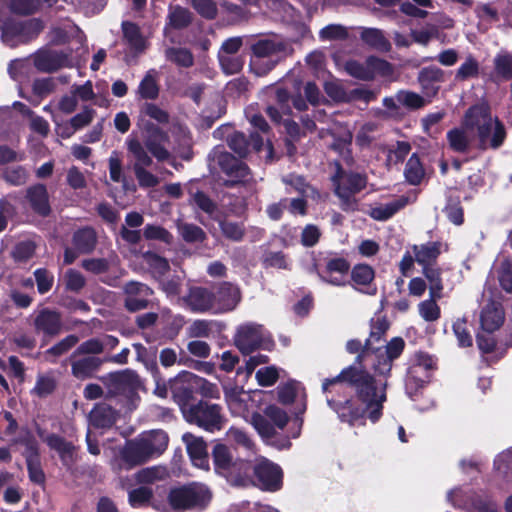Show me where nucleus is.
I'll use <instances>...</instances> for the list:
<instances>
[{"instance_id":"nucleus-1","label":"nucleus","mask_w":512,"mask_h":512,"mask_svg":"<svg viewBox=\"0 0 512 512\" xmlns=\"http://www.w3.org/2000/svg\"><path fill=\"white\" fill-rule=\"evenodd\" d=\"M342 382H347L355 388L357 397L365 405V409L358 406L356 402L347 400L341 403L337 409L339 418L352 425L355 421L363 418L367 411L372 422L378 421L382 415L383 403L387 399V381H377L366 370L348 367L336 377L325 379L322 389L324 392H328L331 386Z\"/></svg>"},{"instance_id":"nucleus-2","label":"nucleus","mask_w":512,"mask_h":512,"mask_svg":"<svg viewBox=\"0 0 512 512\" xmlns=\"http://www.w3.org/2000/svg\"><path fill=\"white\" fill-rule=\"evenodd\" d=\"M263 144V137L257 132H251L247 136L244 132L234 131L227 137L228 147L239 158H236L229 152H222L218 156V165L221 171L229 178L224 182L226 187L232 188L249 180L250 169L240 158H245L251 150L260 152Z\"/></svg>"},{"instance_id":"nucleus-3","label":"nucleus","mask_w":512,"mask_h":512,"mask_svg":"<svg viewBox=\"0 0 512 512\" xmlns=\"http://www.w3.org/2000/svg\"><path fill=\"white\" fill-rule=\"evenodd\" d=\"M106 393V400H116V404L125 411H133L137 407L140 400L139 390L142 381L136 371L132 369H124L109 372L101 376Z\"/></svg>"},{"instance_id":"nucleus-4","label":"nucleus","mask_w":512,"mask_h":512,"mask_svg":"<svg viewBox=\"0 0 512 512\" xmlns=\"http://www.w3.org/2000/svg\"><path fill=\"white\" fill-rule=\"evenodd\" d=\"M251 424L267 445L278 449L288 446V437L282 436L277 430H283L288 424V414L276 405H268L264 415L254 412Z\"/></svg>"},{"instance_id":"nucleus-5","label":"nucleus","mask_w":512,"mask_h":512,"mask_svg":"<svg viewBox=\"0 0 512 512\" xmlns=\"http://www.w3.org/2000/svg\"><path fill=\"white\" fill-rule=\"evenodd\" d=\"M211 500V490L199 482L172 487L167 495L170 508L176 512L204 510Z\"/></svg>"},{"instance_id":"nucleus-6","label":"nucleus","mask_w":512,"mask_h":512,"mask_svg":"<svg viewBox=\"0 0 512 512\" xmlns=\"http://www.w3.org/2000/svg\"><path fill=\"white\" fill-rule=\"evenodd\" d=\"M236 448L224 443H216L211 451L215 472L228 481L240 486L248 478V459L235 455Z\"/></svg>"},{"instance_id":"nucleus-7","label":"nucleus","mask_w":512,"mask_h":512,"mask_svg":"<svg viewBox=\"0 0 512 512\" xmlns=\"http://www.w3.org/2000/svg\"><path fill=\"white\" fill-rule=\"evenodd\" d=\"M248 479L240 486L253 485L262 491L276 492L283 486L282 468L264 456H256L254 461L248 459Z\"/></svg>"},{"instance_id":"nucleus-8","label":"nucleus","mask_w":512,"mask_h":512,"mask_svg":"<svg viewBox=\"0 0 512 512\" xmlns=\"http://www.w3.org/2000/svg\"><path fill=\"white\" fill-rule=\"evenodd\" d=\"M233 342L243 355H250L258 349H270L273 345L263 325L252 322L237 327Z\"/></svg>"},{"instance_id":"nucleus-9","label":"nucleus","mask_w":512,"mask_h":512,"mask_svg":"<svg viewBox=\"0 0 512 512\" xmlns=\"http://www.w3.org/2000/svg\"><path fill=\"white\" fill-rule=\"evenodd\" d=\"M221 411L220 405L199 400L184 409V417L189 423L196 424L206 431L214 432L220 431L224 426L225 419Z\"/></svg>"},{"instance_id":"nucleus-10","label":"nucleus","mask_w":512,"mask_h":512,"mask_svg":"<svg viewBox=\"0 0 512 512\" xmlns=\"http://www.w3.org/2000/svg\"><path fill=\"white\" fill-rule=\"evenodd\" d=\"M264 91L268 99L266 113L271 122L279 127L283 134V142L288 146V119H283V115H288V89L272 84L267 86Z\"/></svg>"},{"instance_id":"nucleus-11","label":"nucleus","mask_w":512,"mask_h":512,"mask_svg":"<svg viewBox=\"0 0 512 512\" xmlns=\"http://www.w3.org/2000/svg\"><path fill=\"white\" fill-rule=\"evenodd\" d=\"M335 193L341 201V208L345 211L356 209L355 194L366 187V178L360 174L339 173L333 178Z\"/></svg>"},{"instance_id":"nucleus-12","label":"nucleus","mask_w":512,"mask_h":512,"mask_svg":"<svg viewBox=\"0 0 512 512\" xmlns=\"http://www.w3.org/2000/svg\"><path fill=\"white\" fill-rule=\"evenodd\" d=\"M200 380L201 378L193 373L185 371L169 381L173 399L179 405L183 414L184 409L197 402L196 395L198 394Z\"/></svg>"},{"instance_id":"nucleus-13","label":"nucleus","mask_w":512,"mask_h":512,"mask_svg":"<svg viewBox=\"0 0 512 512\" xmlns=\"http://www.w3.org/2000/svg\"><path fill=\"white\" fill-rule=\"evenodd\" d=\"M124 307L129 312H137L148 308L150 297L154 291L147 284L138 281H129L124 285Z\"/></svg>"},{"instance_id":"nucleus-14","label":"nucleus","mask_w":512,"mask_h":512,"mask_svg":"<svg viewBox=\"0 0 512 512\" xmlns=\"http://www.w3.org/2000/svg\"><path fill=\"white\" fill-rule=\"evenodd\" d=\"M37 434L51 450L58 453L63 466L70 469L76 464V446L72 442L67 441L64 437L55 433H50L44 437V431L40 428L37 429Z\"/></svg>"},{"instance_id":"nucleus-15","label":"nucleus","mask_w":512,"mask_h":512,"mask_svg":"<svg viewBox=\"0 0 512 512\" xmlns=\"http://www.w3.org/2000/svg\"><path fill=\"white\" fill-rule=\"evenodd\" d=\"M475 135L478 149H498L505 141L506 130L500 120L497 117H493L488 119L484 132L482 133V130H480Z\"/></svg>"},{"instance_id":"nucleus-16","label":"nucleus","mask_w":512,"mask_h":512,"mask_svg":"<svg viewBox=\"0 0 512 512\" xmlns=\"http://www.w3.org/2000/svg\"><path fill=\"white\" fill-rule=\"evenodd\" d=\"M106 359L99 356H73L69 357L71 375L77 380L84 381L96 377Z\"/></svg>"},{"instance_id":"nucleus-17","label":"nucleus","mask_w":512,"mask_h":512,"mask_svg":"<svg viewBox=\"0 0 512 512\" xmlns=\"http://www.w3.org/2000/svg\"><path fill=\"white\" fill-rule=\"evenodd\" d=\"M182 300L185 306L193 313H206L215 309L213 291L206 287H190Z\"/></svg>"},{"instance_id":"nucleus-18","label":"nucleus","mask_w":512,"mask_h":512,"mask_svg":"<svg viewBox=\"0 0 512 512\" xmlns=\"http://www.w3.org/2000/svg\"><path fill=\"white\" fill-rule=\"evenodd\" d=\"M25 199L36 215L42 218H47L51 215L50 196L45 184L36 183L29 186L25 191Z\"/></svg>"},{"instance_id":"nucleus-19","label":"nucleus","mask_w":512,"mask_h":512,"mask_svg":"<svg viewBox=\"0 0 512 512\" xmlns=\"http://www.w3.org/2000/svg\"><path fill=\"white\" fill-rule=\"evenodd\" d=\"M405 346V342L400 337L393 338L387 345L385 355H375V362L373 363L374 371L381 376H388L392 369V362L398 358Z\"/></svg>"},{"instance_id":"nucleus-20","label":"nucleus","mask_w":512,"mask_h":512,"mask_svg":"<svg viewBox=\"0 0 512 512\" xmlns=\"http://www.w3.org/2000/svg\"><path fill=\"white\" fill-rule=\"evenodd\" d=\"M34 328L37 333L48 337L57 336L62 330V319L59 312L44 308L34 318Z\"/></svg>"},{"instance_id":"nucleus-21","label":"nucleus","mask_w":512,"mask_h":512,"mask_svg":"<svg viewBox=\"0 0 512 512\" xmlns=\"http://www.w3.org/2000/svg\"><path fill=\"white\" fill-rule=\"evenodd\" d=\"M149 448L144 437L129 441L121 452L122 460L129 466L141 465L154 457Z\"/></svg>"},{"instance_id":"nucleus-22","label":"nucleus","mask_w":512,"mask_h":512,"mask_svg":"<svg viewBox=\"0 0 512 512\" xmlns=\"http://www.w3.org/2000/svg\"><path fill=\"white\" fill-rule=\"evenodd\" d=\"M182 440L186 445L187 453L193 464L202 469H209V453L207 443L201 437L192 433H185Z\"/></svg>"},{"instance_id":"nucleus-23","label":"nucleus","mask_w":512,"mask_h":512,"mask_svg":"<svg viewBox=\"0 0 512 512\" xmlns=\"http://www.w3.org/2000/svg\"><path fill=\"white\" fill-rule=\"evenodd\" d=\"M505 313L499 302L490 300L480 312V325L484 332L491 334L504 323Z\"/></svg>"},{"instance_id":"nucleus-24","label":"nucleus","mask_w":512,"mask_h":512,"mask_svg":"<svg viewBox=\"0 0 512 512\" xmlns=\"http://www.w3.org/2000/svg\"><path fill=\"white\" fill-rule=\"evenodd\" d=\"M493 117L490 106L487 103H478L471 106L465 112L462 124L474 133H479L480 130L483 133L488 119Z\"/></svg>"},{"instance_id":"nucleus-25","label":"nucleus","mask_w":512,"mask_h":512,"mask_svg":"<svg viewBox=\"0 0 512 512\" xmlns=\"http://www.w3.org/2000/svg\"><path fill=\"white\" fill-rule=\"evenodd\" d=\"M350 270V263L343 257L331 258L327 261L321 278L335 286L347 284V275Z\"/></svg>"},{"instance_id":"nucleus-26","label":"nucleus","mask_w":512,"mask_h":512,"mask_svg":"<svg viewBox=\"0 0 512 512\" xmlns=\"http://www.w3.org/2000/svg\"><path fill=\"white\" fill-rule=\"evenodd\" d=\"M120 417V411L106 402L97 403L89 413L90 424L97 429L111 428Z\"/></svg>"},{"instance_id":"nucleus-27","label":"nucleus","mask_w":512,"mask_h":512,"mask_svg":"<svg viewBox=\"0 0 512 512\" xmlns=\"http://www.w3.org/2000/svg\"><path fill=\"white\" fill-rule=\"evenodd\" d=\"M215 298V309L220 311H230L234 309L240 301V292L237 286L230 282L221 283L217 290L213 291Z\"/></svg>"},{"instance_id":"nucleus-28","label":"nucleus","mask_w":512,"mask_h":512,"mask_svg":"<svg viewBox=\"0 0 512 512\" xmlns=\"http://www.w3.org/2000/svg\"><path fill=\"white\" fill-rule=\"evenodd\" d=\"M291 404L294 405L293 414L295 416L293 419L290 418V423L292 422V429L294 430L292 437L297 438L300 435L303 425V419L300 415L306 410V396L299 385L290 381V405Z\"/></svg>"},{"instance_id":"nucleus-29","label":"nucleus","mask_w":512,"mask_h":512,"mask_svg":"<svg viewBox=\"0 0 512 512\" xmlns=\"http://www.w3.org/2000/svg\"><path fill=\"white\" fill-rule=\"evenodd\" d=\"M97 244L98 235L92 226L78 228L72 235V245L79 254L93 253Z\"/></svg>"},{"instance_id":"nucleus-30","label":"nucleus","mask_w":512,"mask_h":512,"mask_svg":"<svg viewBox=\"0 0 512 512\" xmlns=\"http://www.w3.org/2000/svg\"><path fill=\"white\" fill-rule=\"evenodd\" d=\"M324 89L327 95L337 102H347L356 98L363 99L368 102L373 98L372 92L362 89H356L351 94H348L338 80L326 82Z\"/></svg>"},{"instance_id":"nucleus-31","label":"nucleus","mask_w":512,"mask_h":512,"mask_svg":"<svg viewBox=\"0 0 512 512\" xmlns=\"http://www.w3.org/2000/svg\"><path fill=\"white\" fill-rule=\"evenodd\" d=\"M67 62V55L58 51H42L36 54L34 66L38 71L52 73L64 67Z\"/></svg>"},{"instance_id":"nucleus-32","label":"nucleus","mask_w":512,"mask_h":512,"mask_svg":"<svg viewBox=\"0 0 512 512\" xmlns=\"http://www.w3.org/2000/svg\"><path fill=\"white\" fill-rule=\"evenodd\" d=\"M447 139L451 149L459 153L468 152L473 143H477L475 133L466 128L462 123L460 127L448 131Z\"/></svg>"},{"instance_id":"nucleus-33","label":"nucleus","mask_w":512,"mask_h":512,"mask_svg":"<svg viewBox=\"0 0 512 512\" xmlns=\"http://www.w3.org/2000/svg\"><path fill=\"white\" fill-rule=\"evenodd\" d=\"M441 249L442 243L439 241H430L411 246L415 261L422 266V268L435 264L441 254Z\"/></svg>"},{"instance_id":"nucleus-34","label":"nucleus","mask_w":512,"mask_h":512,"mask_svg":"<svg viewBox=\"0 0 512 512\" xmlns=\"http://www.w3.org/2000/svg\"><path fill=\"white\" fill-rule=\"evenodd\" d=\"M25 461L29 480L37 485L45 484V473L41 466L40 454L35 445L26 448Z\"/></svg>"},{"instance_id":"nucleus-35","label":"nucleus","mask_w":512,"mask_h":512,"mask_svg":"<svg viewBox=\"0 0 512 512\" xmlns=\"http://www.w3.org/2000/svg\"><path fill=\"white\" fill-rule=\"evenodd\" d=\"M121 28L123 39L129 48L135 53H142L145 50L146 45L140 27L134 22L123 21Z\"/></svg>"},{"instance_id":"nucleus-36","label":"nucleus","mask_w":512,"mask_h":512,"mask_svg":"<svg viewBox=\"0 0 512 512\" xmlns=\"http://www.w3.org/2000/svg\"><path fill=\"white\" fill-rule=\"evenodd\" d=\"M151 135L145 140L146 149L158 160L165 161L169 158V151L160 143L159 139L164 136L163 131L154 124L147 125Z\"/></svg>"},{"instance_id":"nucleus-37","label":"nucleus","mask_w":512,"mask_h":512,"mask_svg":"<svg viewBox=\"0 0 512 512\" xmlns=\"http://www.w3.org/2000/svg\"><path fill=\"white\" fill-rule=\"evenodd\" d=\"M141 257L155 280H161L170 270L168 259L156 252L148 250L143 252Z\"/></svg>"},{"instance_id":"nucleus-38","label":"nucleus","mask_w":512,"mask_h":512,"mask_svg":"<svg viewBox=\"0 0 512 512\" xmlns=\"http://www.w3.org/2000/svg\"><path fill=\"white\" fill-rule=\"evenodd\" d=\"M433 365V359L429 355L424 353L416 354L415 363L408 372V384L414 382L416 386H422L426 382L425 378H427V376L421 377V373L432 369Z\"/></svg>"},{"instance_id":"nucleus-39","label":"nucleus","mask_w":512,"mask_h":512,"mask_svg":"<svg viewBox=\"0 0 512 512\" xmlns=\"http://www.w3.org/2000/svg\"><path fill=\"white\" fill-rule=\"evenodd\" d=\"M225 328L222 322L216 320L197 319L188 329V335L193 338L209 337L213 331L220 332Z\"/></svg>"},{"instance_id":"nucleus-40","label":"nucleus","mask_w":512,"mask_h":512,"mask_svg":"<svg viewBox=\"0 0 512 512\" xmlns=\"http://www.w3.org/2000/svg\"><path fill=\"white\" fill-rule=\"evenodd\" d=\"M223 236L233 242H240L245 236V227L242 223L228 220L226 217L215 216Z\"/></svg>"},{"instance_id":"nucleus-41","label":"nucleus","mask_w":512,"mask_h":512,"mask_svg":"<svg viewBox=\"0 0 512 512\" xmlns=\"http://www.w3.org/2000/svg\"><path fill=\"white\" fill-rule=\"evenodd\" d=\"M40 20L31 19L24 22H10L5 24V32L13 36L31 35L36 37L42 30Z\"/></svg>"},{"instance_id":"nucleus-42","label":"nucleus","mask_w":512,"mask_h":512,"mask_svg":"<svg viewBox=\"0 0 512 512\" xmlns=\"http://www.w3.org/2000/svg\"><path fill=\"white\" fill-rule=\"evenodd\" d=\"M256 60L271 58L274 54L285 50L283 42H276L271 39H260L251 46Z\"/></svg>"},{"instance_id":"nucleus-43","label":"nucleus","mask_w":512,"mask_h":512,"mask_svg":"<svg viewBox=\"0 0 512 512\" xmlns=\"http://www.w3.org/2000/svg\"><path fill=\"white\" fill-rule=\"evenodd\" d=\"M79 342V337L75 334H69L52 347L45 351L46 360L51 363H56L57 358L66 354Z\"/></svg>"},{"instance_id":"nucleus-44","label":"nucleus","mask_w":512,"mask_h":512,"mask_svg":"<svg viewBox=\"0 0 512 512\" xmlns=\"http://www.w3.org/2000/svg\"><path fill=\"white\" fill-rule=\"evenodd\" d=\"M1 179L10 186L19 187L29 180V172L23 165L5 167L1 172Z\"/></svg>"},{"instance_id":"nucleus-45","label":"nucleus","mask_w":512,"mask_h":512,"mask_svg":"<svg viewBox=\"0 0 512 512\" xmlns=\"http://www.w3.org/2000/svg\"><path fill=\"white\" fill-rule=\"evenodd\" d=\"M227 439L232 443L231 446L236 445L244 448L246 451L250 452L253 455L257 454V446L255 442L252 440L251 436L244 430L231 427L227 433Z\"/></svg>"},{"instance_id":"nucleus-46","label":"nucleus","mask_w":512,"mask_h":512,"mask_svg":"<svg viewBox=\"0 0 512 512\" xmlns=\"http://www.w3.org/2000/svg\"><path fill=\"white\" fill-rule=\"evenodd\" d=\"M422 274L427 279L429 283V294L432 298H441L442 297V271L439 267H436L435 264L424 266L422 268Z\"/></svg>"},{"instance_id":"nucleus-47","label":"nucleus","mask_w":512,"mask_h":512,"mask_svg":"<svg viewBox=\"0 0 512 512\" xmlns=\"http://www.w3.org/2000/svg\"><path fill=\"white\" fill-rule=\"evenodd\" d=\"M361 39L369 46L380 51H389L390 42L385 38L382 31L376 28H364L361 32Z\"/></svg>"},{"instance_id":"nucleus-48","label":"nucleus","mask_w":512,"mask_h":512,"mask_svg":"<svg viewBox=\"0 0 512 512\" xmlns=\"http://www.w3.org/2000/svg\"><path fill=\"white\" fill-rule=\"evenodd\" d=\"M168 24L176 30H182L191 25L193 21L192 13L182 6H175L168 13Z\"/></svg>"},{"instance_id":"nucleus-49","label":"nucleus","mask_w":512,"mask_h":512,"mask_svg":"<svg viewBox=\"0 0 512 512\" xmlns=\"http://www.w3.org/2000/svg\"><path fill=\"white\" fill-rule=\"evenodd\" d=\"M165 55L167 60L179 67L190 68L194 65L193 53L188 48L169 47Z\"/></svg>"},{"instance_id":"nucleus-50","label":"nucleus","mask_w":512,"mask_h":512,"mask_svg":"<svg viewBox=\"0 0 512 512\" xmlns=\"http://www.w3.org/2000/svg\"><path fill=\"white\" fill-rule=\"evenodd\" d=\"M162 321L164 335L170 340L175 339L179 335L186 323V319L183 315H174L171 313L163 314Z\"/></svg>"},{"instance_id":"nucleus-51","label":"nucleus","mask_w":512,"mask_h":512,"mask_svg":"<svg viewBox=\"0 0 512 512\" xmlns=\"http://www.w3.org/2000/svg\"><path fill=\"white\" fill-rule=\"evenodd\" d=\"M407 204V199L401 197L389 203L380 205L371 210V217L375 220H387Z\"/></svg>"},{"instance_id":"nucleus-52","label":"nucleus","mask_w":512,"mask_h":512,"mask_svg":"<svg viewBox=\"0 0 512 512\" xmlns=\"http://www.w3.org/2000/svg\"><path fill=\"white\" fill-rule=\"evenodd\" d=\"M494 74L501 80L512 79V54L498 53L493 59Z\"/></svg>"},{"instance_id":"nucleus-53","label":"nucleus","mask_w":512,"mask_h":512,"mask_svg":"<svg viewBox=\"0 0 512 512\" xmlns=\"http://www.w3.org/2000/svg\"><path fill=\"white\" fill-rule=\"evenodd\" d=\"M154 457L161 455L168 446L169 437L163 430H153L150 433L143 436Z\"/></svg>"},{"instance_id":"nucleus-54","label":"nucleus","mask_w":512,"mask_h":512,"mask_svg":"<svg viewBox=\"0 0 512 512\" xmlns=\"http://www.w3.org/2000/svg\"><path fill=\"white\" fill-rule=\"evenodd\" d=\"M105 350L103 340L99 338H90L80 343L73 351V356H98Z\"/></svg>"},{"instance_id":"nucleus-55","label":"nucleus","mask_w":512,"mask_h":512,"mask_svg":"<svg viewBox=\"0 0 512 512\" xmlns=\"http://www.w3.org/2000/svg\"><path fill=\"white\" fill-rule=\"evenodd\" d=\"M178 231L182 239L187 243H202L207 238L205 231L192 223L178 225Z\"/></svg>"},{"instance_id":"nucleus-56","label":"nucleus","mask_w":512,"mask_h":512,"mask_svg":"<svg viewBox=\"0 0 512 512\" xmlns=\"http://www.w3.org/2000/svg\"><path fill=\"white\" fill-rule=\"evenodd\" d=\"M404 175L411 185H418L424 177V169L416 154H413L407 161Z\"/></svg>"},{"instance_id":"nucleus-57","label":"nucleus","mask_w":512,"mask_h":512,"mask_svg":"<svg viewBox=\"0 0 512 512\" xmlns=\"http://www.w3.org/2000/svg\"><path fill=\"white\" fill-rule=\"evenodd\" d=\"M35 251L36 244L33 241H20L14 246L11 257L16 263H25L34 256Z\"/></svg>"},{"instance_id":"nucleus-58","label":"nucleus","mask_w":512,"mask_h":512,"mask_svg":"<svg viewBox=\"0 0 512 512\" xmlns=\"http://www.w3.org/2000/svg\"><path fill=\"white\" fill-rule=\"evenodd\" d=\"M396 100L398 101V103L411 110L420 109L430 102L429 100H426L419 94L407 90L399 91L396 94Z\"/></svg>"},{"instance_id":"nucleus-59","label":"nucleus","mask_w":512,"mask_h":512,"mask_svg":"<svg viewBox=\"0 0 512 512\" xmlns=\"http://www.w3.org/2000/svg\"><path fill=\"white\" fill-rule=\"evenodd\" d=\"M128 150L133 154L136 160L133 166V170L137 167L146 168L152 165V158L148 155L147 151L138 140H130L128 142Z\"/></svg>"},{"instance_id":"nucleus-60","label":"nucleus","mask_w":512,"mask_h":512,"mask_svg":"<svg viewBox=\"0 0 512 512\" xmlns=\"http://www.w3.org/2000/svg\"><path fill=\"white\" fill-rule=\"evenodd\" d=\"M143 237L146 240H157L166 245L173 243V235L160 225L147 224L143 229Z\"/></svg>"},{"instance_id":"nucleus-61","label":"nucleus","mask_w":512,"mask_h":512,"mask_svg":"<svg viewBox=\"0 0 512 512\" xmlns=\"http://www.w3.org/2000/svg\"><path fill=\"white\" fill-rule=\"evenodd\" d=\"M159 91L160 88L156 79L150 73H147L138 86L140 98L145 100H155L159 96Z\"/></svg>"},{"instance_id":"nucleus-62","label":"nucleus","mask_w":512,"mask_h":512,"mask_svg":"<svg viewBox=\"0 0 512 512\" xmlns=\"http://www.w3.org/2000/svg\"><path fill=\"white\" fill-rule=\"evenodd\" d=\"M153 498V490L147 486H140L128 493V502L134 508L146 506Z\"/></svg>"},{"instance_id":"nucleus-63","label":"nucleus","mask_w":512,"mask_h":512,"mask_svg":"<svg viewBox=\"0 0 512 512\" xmlns=\"http://www.w3.org/2000/svg\"><path fill=\"white\" fill-rule=\"evenodd\" d=\"M57 388V381L52 375H38L32 393L40 398L47 397Z\"/></svg>"},{"instance_id":"nucleus-64","label":"nucleus","mask_w":512,"mask_h":512,"mask_svg":"<svg viewBox=\"0 0 512 512\" xmlns=\"http://www.w3.org/2000/svg\"><path fill=\"white\" fill-rule=\"evenodd\" d=\"M375 277L374 270L367 264L355 265L351 271V278L356 285L367 286Z\"/></svg>"}]
</instances>
